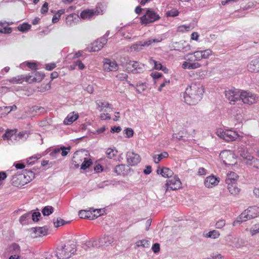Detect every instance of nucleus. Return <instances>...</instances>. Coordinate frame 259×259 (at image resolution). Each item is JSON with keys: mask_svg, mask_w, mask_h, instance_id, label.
I'll use <instances>...</instances> for the list:
<instances>
[{"mask_svg": "<svg viewBox=\"0 0 259 259\" xmlns=\"http://www.w3.org/2000/svg\"><path fill=\"white\" fill-rule=\"evenodd\" d=\"M204 88L200 82H194L187 87L184 93V101L190 105H196L202 98Z\"/></svg>", "mask_w": 259, "mask_h": 259, "instance_id": "1", "label": "nucleus"}, {"mask_svg": "<svg viewBox=\"0 0 259 259\" xmlns=\"http://www.w3.org/2000/svg\"><path fill=\"white\" fill-rule=\"evenodd\" d=\"M184 59L186 61L183 62L182 64L183 69L192 70L199 68L201 66V64L196 61L202 59V52L196 51L193 53H188L184 57Z\"/></svg>", "mask_w": 259, "mask_h": 259, "instance_id": "2", "label": "nucleus"}, {"mask_svg": "<svg viewBox=\"0 0 259 259\" xmlns=\"http://www.w3.org/2000/svg\"><path fill=\"white\" fill-rule=\"evenodd\" d=\"M34 178V173L31 170L25 169L22 174L13 176L12 184L17 187H21L29 183Z\"/></svg>", "mask_w": 259, "mask_h": 259, "instance_id": "3", "label": "nucleus"}, {"mask_svg": "<svg viewBox=\"0 0 259 259\" xmlns=\"http://www.w3.org/2000/svg\"><path fill=\"white\" fill-rule=\"evenodd\" d=\"M76 251V245L74 243L64 244L58 247L56 251V256L58 259H68Z\"/></svg>", "mask_w": 259, "mask_h": 259, "instance_id": "4", "label": "nucleus"}, {"mask_svg": "<svg viewBox=\"0 0 259 259\" xmlns=\"http://www.w3.org/2000/svg\"><path fill=\"white\" fill-rule=\"evenodd\" d=\"M259 215V207L256 206L249 207L245 210L233 223L235 226L237 223H241L248 220L255 218Z\"/></svg>", "mask_w": 259, "mask_h": 259, "instance_id": "5", "label": "nucleus"}, {"mask_svg": "<svg viewBox=\"0 0 259 259\" xmlns=\"http://www.w3.org/2000/svg\"><path fill=\"white\" fill-rule=\"evenodd\" d=\"M240 100L244 104L251 105L257 103L258 100V97L256 94L251 92L241 90Z\"/></svg>", "mask_w": 259, "mask_h": 259, "instance_id": "6", "label": "nucleus"}, {"mask_svg": "<svg viewBox=\"0 0 259 259\" xmlns=\"http://www.w3.org/2000/svg\"><path fill=\"white\" fill-rule=\"evenodd\" d=\"M114 241V238L109 235H104L99 240H94L93 241H89V245L93 247H99L102 246H108Z\"/></svg>", "mask_w": 259, "mask_h": 259, "instance_id": "7", "label": "nucleus"}, {"mask_svg": "<svg viewBox=\"0 0 259 259\" xmlns=\"http://www.w3.org/2000/svg\"><path fill=\"white\" fill-rule=\"evenodd\" d=\"M241 91V90L233 88L226 90L225 95L231 104H234L238 101H240Z\"/></svg>", "mask_w": 259, "mask_h": 259, "instance_id": "8", "label": "nucleus"}, {"mask_svg": "<svg viewBox=\"0 0 259 259\" xmlns=\"http://www.w3.org/2000/svg\"><path fill=\"white\" fill-rule=\"evenodd\" d=\"M159 14L151 10H147L145 15L141 17V23L147 25L153 23L160 19Z\"/></svg>", "mask_w": 259, "mask_h": 259, "instance_id": "9", "label": "nucleus"}, {"mask_svg": "<svg viewBox=\"0 0 259 259\" xmlns=\"http://www.w3.org/2000/svg\"><path fill=\"white\" fill-rule=\"evenodd\" d=\"M220 157L226 165H233L236 159L235 155L230 150H224L220 154Z\"/></svg>", "mask_w": 259, "mask_h": 259, "instance_id": "10", "label": "nucleus"}, {"mask_svg": "<svg viewBox=\"0 0 259 259\" xmlns=\"http://www.w3.org/2000/svg\"><path fill=\"white\" fill-rule=\"evenodd\" d=\"M218 135L227 142L233 141L238 137L237 133L231 130H226L225 131L219 130L217 131Z\"/></svg>", "mask_w": 259, "mask_h": 259, "instance_id": "11", "label": "nucleus"}, {"mask_svg": "<svg viewBox=\"0 0 259 259\" xmlns=\"http://www.w3.org/2000/svg\"><path fill=\"white\" fill-rule=\"evenodd\" d=\"M103 10L100 7L95 9H87L81 12L80 16L83 19H90L95 15L103 14Z\"/></svg>", "mask_w": 259, "mask_h": 259, "instance_id": "12", "label": "nucleus"}, {"mask_svg": "<svg viewBox=\"0 0 259 259\" xmlns=\"http://www.w3.org/2000/svg\"><path fill=\"white\" fill-rule=\"evenodd\" d=\"M182 183L177 176H175L166 181V191L176 190L181 188Z\"/></svg>", "mask_w": 259, "mask_h": 259, "instance_id": "13", "label": "nucleus"}, {"mask_svg": "<svg viewBox=\"0 0 259 259\" xmlns=\"http://www.w3.org/2000/svg\"><path fill=\"white\" fill-rule=\"evenodd\" d=\"M31 236L32 238L40 237L48 234L49 228L47 226L36 227L31 229Z\"/></svg>", "mask_w": 259, "mask_h": 259, "instance_id": "14", "label": "nucleus"}, {"mask_svg": "<svg viewBox=\"0 0 259 259\" xmlns=\"http://www.w3.org/2000/svg\"><path fill=\"white\" fill-rule=\"evenodd\" d=\"M126 158L128 166H135L141 161L140 155L134 152H127Z\"/></svg>", "mask_w": 259, "mask_h": 259, "instance_id": "15", "label": "nucleus"}, {"mask_svg": "<svg viewBox=\"0 0 259 259\" xmlns=\"http://www.w3.org/2000/svg\"><path fill=\"white\" fill-rule=\"evenodd\" d=\"M107 39L105 38H100L91 44V46L87 48L89 52H97L100 50L107 43Z\"/></svg>", "mask_w": 259, "mask_h": 259, "instance_id": "16", "label": "nucleus"}, {"mask_svg": "<svg viewBox=\"0 0 259 259\" xmlns=\"http://www.w3.org/2000/svg\"><path fill=\"white\" fill-rule=\"evenodd\" d=\"M103 67L106 71H115L118 69V65L116 61L109 59H105L104 62Z\"/></svg>", "mask_w": 259, "mask_h": 259, "instance_id": "17", "label": "nucleus"}, {"mask_svg": "<svg viewBox=\"0 0 259 259\" xmlns=\"http://www.w3.org/2000/svg\"><path fill=\"white\" fill-rule=\"evenodd\" d=\"M244 159V162L246 165L252 166L253 167L259 169V159L254 158L251 156L245 157L243 154H240Z\"/></svg>", "mask_w": 259, "mask_h": 259, "instance_id": "18", "label": "nucleus"}, {"mask_svg": "<svg viewBox=\"0 0 259 259\" xmlns=\"http://www.w3.org/2000/svg\"><path fill=\"white\" fill-rule=\"evenodd\" d=\"M220 179L212 175L207 177L204 182V185L207 188H212L218 185Z\"/></svg>", "mask_w": 259, "mask_h": 259, "instance_id": "19", "label": "nucleus"}, {"mask_svg": "<svg viewBox=\"0 0 259 259\" xmlns=\"http://www.w3.org/2000/svg\"><path fill=\"white\" fill-rule=\"evenodd\" d=\"M84 159L83 154L78 151L75 152L72 159V164L74 165L75 168H78L80 163Z\"/></svg>", "mask_w": 259, "mask_h": 259, "instance_id": "20", "label": "nucleus"}, {"mask_svg": "<svg viewBox=\"0 0 259 259\" xmlns=\"http://www.w3.org/2000/svg\"><path fill=\"white\" fill-rule=\"evenodd\" d=\"M128 64L131 65L133 68L132 70V72L133 73H140L143 71L144 65L140 64L138 62L130 61Z\"/></svg>", "mask_w": 259, "mask_h": 259, "instance_id": "21", "label": "nucleus"}, {"mask_svg": "<svg viewBox=\"0 0 259 259\" xmlns=\"http://www.w3.org/2000/svg\"><path fill=\"white\" fill-rule=\"evenodd\" d=\"M248 70L252 72H259V59L258 58L252 60L247 65Z\"/></svg>", "mask_w": 259, "mask_h": 259, "instance_id": "22", "label": "nucleus"}, {"mask_svg": "<svg viewBox=\"0 0 259 259\" xmlns=\"http://www.w3.org/2000/svg\"><path fill=\"white\" fill-rule=\"evenodd\" d=\"M17 109L15 105L11 106L0 107V117H3L6 116L12 111H15Z\"/></svg>", "mask_w": 259, "mask_h": 259, "instance_id": "23", "label": "nucleus"}, {"mask_svg": "<svg viewBox=\"0 0 259 259\" xmlns=\"http://www.w3.org/2000/svg\"><path fill=\"white\" fill-rule=\"evenodd\" d=\"M157 174L161 175L164 178H170L174 174L173 171L167 167H162L160 168L158 167L156 171Z\"/></svg>", "mask_w": 259, "mask_h": 259, "instance_id": "24", "label": "nucleus"}, {"mask_svg": "<svg viewBox=\"0 0 259 259\" xmlns=\"http://www.w3.org/2000/svg\"><path fill=\"white\" fill-rule=\"evenodd\" d=\"M238 178V176L237 174L234 172L231 171L229 172L227 175V177L225 180L226 183L227 185L236 184Z\"/></svg>", "mask_w": 259, "mask_h": 259, "instance_id": "25", "label": "nucleus"}, {"mask_svg": "<svg viewBox=\"0 0 259 259\" xmlns=\"http://www.w3.org/2000/svg\"><path fill=\"white\" fill-rule=\"evenodd\" d=\"M78 118V114H74V112H71L68 114L64 120V123L66 125H69L76 120Z\"/></svg>", "mask_w": 259, "mask_h": 259, "instance_id": "26", "label": "nucleus"}, {"mask_svg": "<svg viewBox=\"0 0 259 259\" xmlns=\"http://www.w3.org/2000/svg\"><path fill=\"white\" fill-rule=\"evenodd\" d=\"M38 74V77H33L31 75H27L25 77H24V79H25V81L29 82L31 83L32 82H40L44 78L43 74L37 73Z\"/></svg>", "mask_w": 259, "mask_h": 259, "instance_id": "27", "label": "nucleus"}, {"mask_svg": "<svg viewBox=\"0 0 259 259\" xmlns=\"http://www.w3.org/2000/svg\"><path fill=\"white\" fill-rule=\"evenodd\" d=\"M125 167L126 166L124 164H121L117 165L114 167V172L117 175H124L126 174Z\"/></svg>", "mask_w": 259, "mask_h": 259, "instance_id": "28", "label": "nucleus"}, {"mask_svg": "<svg viewBox=\"0 0 259 259\" xmlns=\"http://www.w3.org/2000/svg\"><path fill=\"white\" fill-rule=\"evenodd\" d=\"M163 38L161 36H158L157 37H153V38H149L147 40H145V45H146L147 47H149L154 43H158L163 40Z\"/></svg>", "mask_w": 259, "mask_h": 259, "instance_id": "29", "label": "nucleus"}, {"mask_svg": "<svg viewBox=\"0 0 259 259\" xmlns=\"http://www.w3.org/2000/svg\"><path fill=\"white\" fill-rule=\"evenodd\" d=\"M97 104L98 106V109H99L100 111H102L104 108H112V105L110 104L103 100L98 101L97 102Z\"/></svg>", "mask_w": 259, "mask_h": 259, "instance_id": "30", "label": "nucleus"}, {"mask_svg": "<svg viewBox=\"0 0 259 259\" xmlns=\"http://www.w3.org/2000/svg\"><path fill=\"white\" fill-rule=\"evenodd\" d=\"M127 83L130 85L136 88V91L139 93H141L144 92L147 88V86L145 83H141L137 84L135 87L133 84H132L130 81H127Z\"/></svg>", "mask_w": 259, "mask_h": 259, "instance_id": "31", "label": "nucleus"}, {"mask_svg": "<svg viewBox=\"0 0 259 259\" xmlns=\"http://www.w3.org/2000/svg\"><path fill=\"white\" fill-rule=\"evenodd\" d=\"M236 184L227 185V188L229 192L234 195H237L240 192V189L237 187Z\"/></svg>", "mask_w": 259, "mask_h": 259, "instance_id": "32", "label": "nucleus"}, {"mask_svg": "<svg viewBox=\"0 0 259 259\" xmlns=\"http://www.w3.org/2000/svg\"><path fill=\"white\" fill-rule=\"evenodd\" d=\"M31 218V212H27L22 215L19 219V222L22 225L28 224Z\"/></svg>", "mask_w": 259, "mask_h": 259, "instance_id": "33", "label": "nucleus"}, {"mask_svg": "<svg viewBox=\"0 0 259 259\" xmlns=\"http://www.w3.org/2000/svg\"><path fill=\"white\" fill-rule=\"evenodd\" d=\"M145 40L140 41L135 44L133 45L131 47V49L136 51H139L142 50L143 47H147L146 45H145Z\"/></svg>", "mask_w": 259, "mask_h": 259, "instance_id": "34", "label": "nucleus"}, {"mask_svg": "<svg viewBox=\"0 0 259 259\" xmlns=\"http://www.w3.org/2000/svg\"><path fill=\"white\" fill-rule=\"evenodd\" d=\"M20 251V247L16 243H13L10 246V251L13 254L19 255Z\"/></svg>", "mask_w": 259, "mask_h": 259, "instance_id": "35", "label": "nucleus"}, {"mask_svg": "<svg viewBox=\"0 0 259 259\" xmlns=\"http://www.w3.org/2000/svg\"><path fill=\"white\" fill-rule=\"evenodd\" d=\"M150 241L146 239L139 240L136 242V246L138 248L140 247L148 248L150 246Z\"/></svg>", "mask_w": 259, "mask_h": 259, "instance_id": "36", "label": "nucleus"}, {"mask_svg": "<svg viewBox=\"0 0 259 259\" xmlns=\"http://www.w3.org/2000/svg\"><path fill=\"white\" fill-rule=\"evenodd\" d=\"M168 156V154L166 152H163L160 154L153 156L154 161L155 163H158L163 158H166Z\"/></svg>", "mask_w": 259, "mask_h": 259, "instance_id": "37", "label": "nucleus"}, {"mask_svg": "<svg viewBox=\"0 0 259 259\" xmlns=\"http://www.w3.org/2000/svg\"><path fill=\"white\" fill-rule=\"evenodd\" d=\"M42 213L44 216H48L54 212V208L51 206H46L41 210Z\"/></svg>", "mask_w": 259, "mask_h": 259, "instance_id": "38", "label": "nucleus"}, {"mask_svg": "<svg viewBox=\"0 0 259 259\" xmlns=\"http://www.w3.org/2000/svg\"><path fill=\"white\" fill-rule=\"evenodd\" d=\"M92 164V161L91 159H88L84 157V159L80 165V167L82 169L85 170L89 168Z\"/></svg>", "mask_w": 259, "mask_h": 259, "instance_id": "39", "label": "nucleus"}, {"mask_svg": "<svg viewBox=\"0 0 259 259\" xmlns=\"http://www.w3.org/2000/svg\"><path fill=\"white\" fill-rule=\"evenodd\" d=\"M78 215L81 219H91V213L90 211L81 210L79 211Z\"/></svg>", "mask_w": 259, "mask_h": 259, "instance_id": "40", "label": "nucleus"}, {"mask_svg": "<svg viewBox=\"0 0 259 259\" xmlns=\"http://www.w3.org/2000/svg\"><path fill=\"white\" fill-rule=\"evenodd\" d=\"M149 63L153 65V68L156 70H160V69H162V65L159 62L154 60L152 58H151L149 60Z\"/></svg>", "mask_w": 259, "mask_h": 259, "instance_id": "41", "label": "nucleus"}, {"mask_svg": "<svg viewBox=\"0 0 259 259\" xmlns=\"http://www.w3.org/2000/svg\"><path fill=\"white\" fill-rule=\"evenodd\" d=\"M24 80V76L23 75H19L14 77L10 79V82L12 83H21Z\"/></svg>", "mask_w": 259, "mask_h": 259, "instance_id": "42", "label": "nucleus"}, {"mask_svg": "<svg viewBox=\"0 0 259 259\" xmlns=\"http://www.w3.org/2000/svg\"><path fill=\"white\" fill-rule=\"evenodd\" d=\"M220 234V233L217 230H212L209 231L208 233L206 234V237L207 238H211L213 239H216L219 238Z\"/></svg>", "mask_w": 259, "mask_h": 259, "instance_id": "43", "label": "nucleus"}, {"mask_svg": "<svg viewBox=\"0 0 259 259\" xmlns=\"http://www.w3.org/2000/svg\"><path fill=\"white\" fill-rule=\"evenodd\" d=\"M53 223L55 227L56 228H58L61 226L65 225V224H67V223L65 222L64 220L60 218H58L56 220L54 219L53 220Z\"/></svg>", "mask_w": 259, "mask_h": 259, "instance_id": "44", "label": "nucleus"}, {"mask_svg": "<svg viewBox=\"0 0 259 259\" xmlns=\"http://www.w3.org/2000/svg\"><path fill=\"white\" fill-rule=\"evenodd\" d=\"M179 14V11L176 9H172L166 12L165 15L167 17H176L178 16Z\"/></svg>", "mask_w": 259, "mask_h": 259, "instance_id": "45", "label": "nucleus"}, {"mask_svg": "<svg viewBox=\"0 0 259 259\" xmlns=\"http://www.w3.org/2000/svg\"><path fill=\"white\" fill-rule=\"evenodd\" d=\"M31 26L27 24L24 23L22 24L19 25L18 27V29L19 31L22 32H25L30 29Z\"/></svg>", "mask_w": 259, "mask_h": 259, "instance_id": "46", "label": "nucleus"}, {"mask_svg": "<svg viewBox=\"0 0 259 259\" xmlns=\"http://www.w3.org/2000/svg\"><path fill=\"white\" fill-rule=\"evenodd\" d=\"M249 232L251 236H254L259 233V227L257 224L251 227L249 229Z\"/></svg>", "mask_w": 259, "mask_h": 259, "instance_id": "47", "label": "nucleus"}, {"mask_svg": "<svg viewBox=\"0 0 259 259\" xmlns=\"http://www.w3.org/2000/svg\"><path fill=\"white\" fill-rule=\"evenodd\" d=\"M72 66H73V68H75L76 67H77L80 70H82L85 67L84 65L79 60H77V61L74 62Z\"/></svg>", "mask_w": 259, "mask_h": 259, "instance_id": "48", "label": "nucleus"}, {"mask_svg": "<svg viewBox=\"0 0 259 259\" xmlns=\"http://www.w3.org/2000/svg\"><path fill=\"white\" fill-rule=\"evenodd\" d=\"M201 51L202 52V59H208L212 55V51L210 49H206Z\"/></svg>", "mask_w": 259, "mask_h": 259, "instance_id": "49", "label": "nucleus"}, {"mask_svg": "<svg viewBox=\"0 0 259 259\" xmlns=\"http://www.w3.org/2000/svg\"><path fill=\"white\" fill-rule=\"evenodd\" d=\"M191 29V26L190 25H182L180 26H179L177 28V31L179 32H185V31H188Z\"/></svg>", "mask_w": 259, "mask_h": 259, "instance_id": "50", "label": "nucleus"}, {"mask_svg": "<svg viewBox=\"0 0 259 259\" xmlns=\"http://www.w3.org/2000/svg\"><path fill=\"white\" fill-rule=\"evenodd\" d=\"M14 134V131L12 130L7 131L6 133L3 135V138L5 140H9L11 139Z\"/></svg>", "mask_w": 259, "mask_h": 259, "instance_id": "51", "label": "nucleus"}, {"mask_svg": "<svg viewBox=\"0 0 259 259\" xmlns=\"http://www.w3.org/2000/svg\"><path fill=\"white\" fill-rule=\"evenodd\" d=\"M223 257L221 254H220L218 252H213L212 253H211L210 254V257L205 258L203 259H223Z\"/></svg>", "mask_w": 259, "mask_h": 259, "instance_id": "52", "label": "nucleus"}, {"mask_svg": "<svg viewBox=\"0 0 259 259\" xmlns=\"http://www.w3.org/2000/svg\"><path fill=\"white\" fill-rule=\"evenodd\" d=\"M41 217V214L39 211L34 212L33 213H31V218L32 220L34 222H37L39 220V218Z\"/></svg>", "mask_w": 259, "mask_h": 259, "instance_id": "53", "label": "nucleus"}, {"mask_svg": "<svg viewBox=\"0 0 259 259\" xmlns=\"http://www.w3.org/2000/svg\"><path fill=\"white\" fill-rule=\"evenodd\" d=\"M74 16H76L75 14H70L66 17V23L67 25H71L72 23L73 22ZM74 18L75 19V17H74Z\"/></svg>", "mask_w": 259, "mask_h": 259, "instance_id": "54", "label": "nucleus"}, {"mask_svg": "<svg viewBox=\"0 0 259 259\" xmlns=\"http://www.w3.org/2000/svg\"><path fill=\"white\" fill-rule=\"evenodd\" d=\"M41 157V155L39 154L36 155L35 156H32L31 157L29 158V160H28V163L29 164H33L35 161L37 160V159H39Z\"/></svg>", "mask_w": 259, "mask_h": 259, "instance_id": "55", "label": "nucleus"}, {"mask_svg": "<svg viewBox=\"0 0 259 259\" xmlns=\"http://www.w3.org/2000/svg\"><path fill=\"white\" fill-rule=\"evenodd\" d=\"M71 149V147L70 146L68 147H65L64 146H62L61 147V150H62L61 155L62 156H66L70 150Z\"/></svg>", "mask_w": 259, "mask_h": 259, "instance_id": "56", "label": "nucleus"}, {"mask_svg": "<svg viewBox=\"0 0 259 259\" xmlns=\"http://www.w3.org/2000/svg\"><path fill=\"white\" fill-rule=\"evenodd\" d=\"M225 221L224 220H220L215 224L217 229H222L225 225Z\"/></svg>", "mask_w": 259, "mask_h": 259, "instance_id": "57", "label": "nucleus"}, {"mask_svg": "<svg viewBox=\"0 0 259 259\" xmlns=\"http://www.w3.org/2000/svg\"><path fill=\"white\" fill-rule=\"evenodd\" d=\"M27 137L26 132H21L18 134L16 138L19 140H24L26 139Z\"/></svg>", "mask_w": 259, "mask_h": 259, "instance_id": "58", "label": "nucleus"}, {"mask_svg": "<svg viewBox=\"0 0 259 259\" xmlns=\"http://www.w3.org/2000/svg\"><path fill=\"white\" fill-rule=\"evenodd\" d=\"M12 32V29L10 27H5L3 28H0V33L9 34Z\"/></svg>", "mask_w": 259, "mask_h": 259, "instance_id": "59", "label": "nucleus"}, {"mask_svg": "<svg viewBox=\"0 0 259 259\" xmlns=\"http://www.w3.org/2000/svg\"><path fill=\"white\" fill-rule=\"evenodd\" d=\"M127 75L126 73H120L118 74L116 77L120 80H124L127 78Z\"/></svg>", "mask_w": 259, "mask_h": 259, "instance_id": "60", "label": "nucleus"}, {"mask_svg": "<svg viewBox=\"0 0 259 259\" xmlns=\"http://www.w3.org/2000/svg\"><path fill=\"white\" fill-rule=\"evenodd\" d=\"M125 134H126V136L127 138H131L133 136L134 131L131 128H127L124 130Z\"/></svg>", "mask_w": 259, "mask_h": 259, "instance_id": "61", "label": "nucleus"}, {"mask_svg": "<svg viewBox=\"0 0 259 259\" xmlns=\"http://www.w3.org/2000/svg\"><path fill=\"white\" fill-rule=\"evenodd\" d=\"M106 154L109 158H112L115 155L113 150L111 148L107 149L106 151Z\"/></svg>", "mask_w": 259, "mask_h": 259, "instance_id": "62", "label": "nucleus"}, {"mask_svg": "<svg viewBox=\"0 0 259 259\" xmlns=\"http://www.w3.org/2000/svg\"><path fill=\"white\" fill-rule=\"evenodd\" d=\"M152 250L154 253H157L160 250V245L159 243H155L152 246Z\"/></svg>", "mask_w": 259, "mask_h": 259, "instance_id": "63", "label": "nucleus"}, {"mask_svg": "<svg viewBox=\"0 0 259 259\" xmlns=\"http://www.w3.org/2000/svg\"><path fill=\"white\" fill-rule=\"evenodd\" d=\"M56 67V64L55 63H52L47 64L45 68L46 70L50 71L54 69Z\"/></svg>", "mask_w": 259, "mask_h": 259, "instance_id": "64", "label": "nucleus"}]
</instances>
